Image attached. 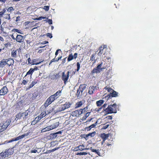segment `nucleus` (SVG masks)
<instances>
[{
	"mask_svg": "<svg viewBox=\"0 0 159 159\" xmlns=\"http://www.w3.org/2000/svg\"><path fill=\"white\" fill-rule=\"evenodd\" d=\"M116 104L114 103L113 105L108 106V107L104 110L107 114L111 113H116Z\"/></svg>",
	"mask_w": 159,
	"mask_h": 159,
	"instance_id": "obj_1",
	"label": "nucleus"
},
{
	"mask_svg": "<svg viewBox=\"0 0 159 159\" xmlns=\"http://www.w3.org/2000/svg\"><path fill=\"white\" fill-rule=\"evenodd\" d=\"M11 122L10 120H7L5 122H3L0 124V132H2L5 130L7 127L9 125Z\"/></svg>",
	"mask_w": 159,
	"mask_h": 159,
	"instance_id": "obj_2",
	"label": "nucleus"
},
{
	"mask_svg": "<svg viewBox=\"0 0 159 159\" xmlns=\"http://www.w3.org/2000/svg\"><path fill=\"white\" fill-rule=\"evenodd\" d=\"M59 125V122H56L54 124L48 126L43 128L41 130V132L43 133L52 129L57 127Z\"/></svg>",
	"mask_w": 159,
	"mask_h": 159,
	"instance_id": "obj_3",
	"label": "nucleus"
},
{
	"mask_svg": "<svg viewBox=\"0 0 159 159\" xmlns=\"http://www.w3.org/2000/svg\"><path fill=\"white\" fill-rule=\"evenodd\" d=\"M13 153L12 150L9 149L8 150H6L2 152L0 154V157L2 158L8 157Z\"/></svg>",
	"mask_w": 159,
	"mask_h": 159,
	"instance_id": "obj_4",
	"label": "nucleus"
},
{
	"mask_svg": "<svg viewBox=\"0 0 159 159\" xmlns=\"http://www.w3.org/2000/svg\"><path fill=\"white\" fill-rule=\"evenodd\" d=\"M70 73V72L68 71L66 74H65V72H63L62 73L61 79L64 81V83L65 84H66V83L67 82Z\"/></svg>",
	"mask_w": 159,
	"mask_h": 159,
	"instance_id": "obj_5",
	"label": "nucleus"
},
{
	"mask_svg": "<svg viewBox=\"0 0 159 159\" xmlns=\"http://www.w3.org/2000/svg\"><path fill=\"white\" fill-rule=\"evenodd\" d=\"M8 91V90L6 86H4L0 90V95H4Z\"/></svg>",
	"mask_w": 159,
	"mask_h": 159,
	"instance_id": "obj_6",
	"label": "nucleus"
},
{
	"mask_svg": "<svg viewBox=\"0 0 159 159\" xmlns=\"http://www.w3.org/2000/svg\"><path fill=\"white\" fill-rule=\"evenodd\" d=\"M98 88L96 86H91L89 88L88 93L90 94L93 93V91L95 90H97Z\"/></svg>",
	"mask_w": 159,
	"mask_h": 159,
	"instance_id": "obj_7",
	"label": "nucleus"
},
{
	"mask_svg": "<svg viewBox=\"0 0 159 159\" xmlns=\"http://www.w3.org/2000/svg\"><path fill=\"white\" fill-rule=\"evenodd\" d=\"M16 41L19 43H21L23 41V36L20 35H17L16 38Z\"/></svg>",
	"mask_w": 159,
	"mask_h": 159,
	"instance_id": "obj_8",
	"label": "nucleus"
},
{
	"mask_svg": "<svg viewBox=\"0 0 159 159\" xmlns=\"http://www.w3.org/2000/svg\"><path fill=\"white\" fill-rule=\"evenodd\" d=\"M86 85L84 84H80L79 89L80 90H81L83 93L86 90Z\"/></svg>",
	"mask_w": 159,
	"mask_h": 159,
	"instance_id": "obj_9",
	"label": "nucleus"
},
{
	"mask_svg": "<svg viewBox=\"0 0 159 159\" xmlns=\"http://www.w3.org/2000/svg\"><path fill=\"white\" fill-rule=\"evenodd\" d=\"M101 137L103 139V142H104L105 140L108 137L109 134H105L104 133H103L101 134Z\"/></svg>",
	"mask_w": 159,
	"mask_h": 159,
	"instance_id": "obj_10",
	"label": "nucleus"
},
{
	"mask_svg": "<svg viewBox=\"0 0 159 159\" xmlns=\"http://www.w3.org/2000/svg\"><path fill=\"white\" fill-rule=\"evenodd\" d=\"M6 60L7 59H3L0 61V67H3L6 64Z\"/></svg>",
	"mask_w": 159,
	"mask_h": 159,
	"instance_id": "obj_11",
	"label": "nucleus"
},
{
	"mask_svg": "<svg viewBox=\"0 0 159 159\" xmlns=\"http://www.w3.org/2000/svg\"><path fill=\"white\" fill-rule=\"evenodd\" d=\"M14 63V60L12 59H9L6 60V63L9 66H10Z\"/></svg>",
	"mask_w": 159,
	"mask_h": 159,
	"instance_id": "obj_12",
	"label": "nucleus"
},
{
	"mask_svg": "<svg viewBox=\"0 0 159 159\" xmlns=\"http://www.w3.org/2000/svg\"><path fill=\"white\" fill-rule=\"evenodd\" d=\"M96 134V132H93L91 133H89L87 134L86 135L85 137V139H87L88 137H89V136H90L91 137H92L94 136Z\"/></svg>",
	"mask_w": 159,
	"mask_h": 159,
	"instance_id": "obj_13",
	"label": "nucleus"
},
{
	"mask_svg": "<svg viewBox=\"0 0 159 159\" xmlns=\"http://www.w3.org/2000/svg\"><path fill=\"white\" fill-rule=\"evenodd\" d=\"M84 103V101H80L79 102H77L76 104V108H78L81 106L83 105V103Z\"/></svg>",
	"mask_w": 159,
	"mask_h": 159,
	"instance_id": "obj_14",
	"label": "nucleus"
},
{
	"mask_svg": "<svg viewBox=\"0 0 159 159\" xmlns=\"http://www.w3.org/2000/svg\"><path fill=\"white\" fill-rule=\"evenodd\" d=\"M104 101L102 100H100L96 102V104L98 107H100L104 103Z\"/></svg>",
	"mask_w": 159,
	"mask_h": 159,
	"instance_id": "obj_15",
	"label": "nucleus"
},
{
	"mask_svg": "<svg viewBox=\"0 0 159 159\" xmlns=\"http://www.w3.org/2000/svg\"><path fill=\"white\" fill-rule=\"evenodd\" d=\"M101 70L99 69H98L97 67L94 68L92 71V73H98L101 72Z\"/></svg>",
	"mask_w": 159,
	"mask_h": 159,
	"instance_id": "obj_16",
	"label": "nucleus"
},
{
	"mask_svg": "<svg viewBox=\"0 0 159 159\" xmlns=\"http://www.w3.org/2000/svg\"><path fill=\"white\" fill-rule=\"evenodd\" d=\"M76 95L77 97H81L82 95V90H80L78 89L77 90Z\"/></svg>",
	"mask_w": 159,
	"mask_h": 159,
	"instance_id": "obj_17",
	"label": "nucleus"
},
{
	"mask_svg": "<svg viewBox=\"0 0 159 159\" xmlns=\"http://www.w3.org/2000/svg\"><path fill=\"white\" fill-rule=\"evenodd\" d=\"M65 109L64 106L63 105H62L58 108L57 111H61L64 110Z\"/></svg>",
	"mask_w": 159,
	"mask_h": 159,
	"instance_id": "obj_18",
	"label": "nucleus"
},
{
	"mask_svg": "<svg viewBox=\"0 0 159 159\" xmlns=\"http://www.w3.org/2000/svg\"><path fill=\"white\" fill-rule=\"evenodd\" d=\"M55 96H54V95H52V96H51L50 97H49L48 99V100L49 101L50 100V101H51V102H53L54 100H55Z\"/></svg>",
	"mask_w": 159,
	"mask_h": 159,
	"instance_id": "obj_19",
	"label": "nucleus"
},
{
	"mask_svg": "<svg viewBox=\"0 0 159 159\" xmlns=\"http://www.w3.org/2000/svg\"><path fill=\"white\" fill-rule=\"evenodd\" d=\"M63 105L64 106V107L66 109L70 107L71 105V104L69 102H66Z\"/></svg>",
	"mask_w": 159,
	"mask_h": 159,
	"instance_id": "obj_20",
	"label": "nucleus"
},
{
	"mask_svg": "<svg viewBox=\"0 0 159 159\" xmlns=\"http://www.w3.org/2000/svg\"><path fill=\"white\" fill-rule=\"evenodd\" d=\"M103 47L102 46H101L99 48V52L98 53V55L99 56H101L103 53V48H102Z\"/></svg>",
	"mask_w": 159,
	"mask_h": 159,
	"instance_id": "obj_21",
	"label": "nucleus"
},
{
	"mask_svg": "<svg viewBox=\"0 0 159 159\" xmlns=\"http://www.w3.org/2000/svg\"><path fill=\"white\" fill-rule=\"evenodd\" d=\"M11 55L12 57H16L17 56L16 51H14V50L12 51L11 52Z\"/></svg>",
	"mask_w": 159,
	"mask_h": 159,
	"instance_id": "obj_22",
	"label": "nucleus"
},
{
	"mask_svg": "<svg viewBox=\"0 0 159 159\" xmlns=\"http://www.w3.org/2000/svg\"><path fill=\"white\" fill-rule=\"evenodd\" d=\"M28 135V134H23L21 136H19L18 137L16 138V140H19V139H22L24 138L25 136H27Z\"/></svg>",
	"mask_w": 159,
	"mask_h": 159,
	"instance_id": "obj_23",
	"label": "nucleus"
},
{
	"mask_svg": "<svg viewBox=\"0 0 159 159\" xmlns=\"http://www.w3.org/2000/svg\"><path fill=\"white\" fill-rule=\"evenodd\" d=\"M73 56V55L72 54H71L68 57V58L67 59V60L68 61H70L74 59Z\"/></svg>",
	"mask_w": 159,
	"mask_h": 159,
	"instance_id": "obj_24",
	"label": "nucleus"
},
{
	"mask_svg": "<svg viewBox=\"0 0 159 159\" xmlns=\"http://www.w3.org/2000/svg\"><path fill=\"white\" fill-rule=\"evenodd\" d=\"M37 60H36V59H34L33 60H32V62L33 63L32 64V65H38V64H39L40 63H41V61H39V62H37ZM43 61H42V62Z\"/></svg>",
	"mask_w": 159,
	"mask_h": 159,
	"instance_id": "obj_25",
	"label": "nucleus"
},
{
	"mask_svg": "<svg viewBox=\"0 0 159 159\" xmlns=\"http://www.w3.org/2000/svg\"><path fill=\"white\" fill-rule=\"evenodd\" d=\"M52 103V102H51V101H50V100L48 101V99L47 100L46 102L45 103V107H48V105Z\"/></svg>",
	"mask_w": 159,
	"mask_h": 159,
	"instance_id": "obj_26",
	"label": "nucleus"
},
{
	"mask_svg": "<svg viewBox=\"0 0 159 159\" xmlns=\"http://www.w3.org/2000/svg\"><path fill=\"white\" fill-rule=\"evenodd\" d=\"M102 63H101V64H100L99 65H98V66L97 67L98 69H99V70L102 71V70L104 69V68H102Z\"/></svg>",
	"mask_w": 159,
	"mask_h": 159,
	"instance_id": "obj_27",
	"label": "nucleus"
},
{
	"mask_svg": "<svg viewBox=\"0 0 159 159\" xmlns=\"http://www.w3.org/2000/svg\"><path fill=\"white\" fill-rule=\"evenodd\" d=\"M97 123H98V121H97L95 124H93L92 125H90L89 127V128H90L89 130H90L92 128L94 127L97 125Z\"/></svg>",
	"mask_w": 159,
	"mask_h": 159,
	"instance_id": "obj_28",
	"label": "nucleus"
},
{
	"mask_svg": "<svg viewBox=\"0 0 159 159\" xmlns=\"http://www.w3.org/2000/svg\"><path fill=\"white\" fill-rule=\"evenodd\" d=\"M34 72L33 70V68H31L26 73V75L31 74Z\"/></svg>",
	"mask_w": 159,
	"mask_h": 159,
	"instance_id": "obj_29",
	"label": "nucleus"
},
{
	"mask_svg": "<svg viewBox=\"0 0 159 159\" xmlns=\"http://www.w3.org/2000/svg\"><path fill=\"white\" fill-rule=\"evenodd\" d=\"M22 116H23L22 113L20 112L18 113L17 115L16 116V118H17V119H19Z\"/></svg>",
	"mask_w": 159,
	"mask_h": 159,
	"instance_id": "obj_30",
	"label": "nucleus"
},
{
	"mask_svg": "<svg viewBox=\"0 0 159 159\" xmlns=\"http://www.w3.org/2000/svg\"><path fill=\"white\" fill-rule=\"evenodd\" d=\"M4 18L6 19H7L8 20H9L10 19V14H5L4 15V16H3Z\"/></svg>",
	"mask_w": 159,
	"mask_h": 159,
	"instance_id": "obj_31",
	"label": "nucleus"
},
{
	"mask_svg": "<svg viewBox=\"0 0 159 159\" xmlns=\"http://www.w3.org/2000/svg\"><path fill=\"white\" fill-rule=\"evenodd\" d=\"M23 114V116H24V118L26 119L27 118V116L28 115V112H27V111H26L25 112H24L22 113Z\"/></svg>",
	"mask_w": 159,
	"mask_h": 159,
	"instance_id": "obj_32",
	"label": "nucleus"
},
{
	"mask_svg": "<svg viewBox=\"0 0 159 159\" xmlns=\"http://www.w3.org/2000/svg\"><path fill=\"white\" fill-rule=\"evenodd\" d=\"M117 95V93L114 90L112 93V96L113 97H116Z\"/></svg>",
	"mask_w": 159,
	"mask_h": 159,
	"instance_id": "obj_33",
	"label": "nucleus"
},
{
	"mask_svg": "<svg viewBox=\"0 0 159 159\" xmlns=\"http://www.w3.org/2000/svg\"><path fill=\"white\" fill-rule=\"evenodd\" d=\"M54 76H55V77H52V79H58L60 77L59 74H57L56 75L55 74V75H54Z\"/></svg>",
	"mask_w": 159,
	"mask_h": 159,
	"instance_id": "obj_34",
	"label": "nucleus"
},
{
	"mask_svg": "<svg viewBox=\"0 0 159 159\" xmlns=\"http://www.w3.org/2000/svg\"><path fill=\"white\" fill-rule=\"evenodd\" d=\"M43 9L46 11H48L49 9V6H45L43 7Z\"/></svg>",
	"mask_w": 159,
	"mask_h": 159,
	"instance_id": "obj_35",
	"label": "nucleus"
},
{
	"mask_svg": "<svg viewBox=\"0 0 159 159\" xmlns=\"http://www.w3.org/2000/svg\"><path fill=\"white\" fill-rule=\"evenodd\" d=\"M77 71H78L80 69V64L78 62L77 63Z\"/></svg>",
	"mask_w": 159,
	"mask_h": 159,
	"instance_id": "obj_36",
	"label": "nucleus"
},
{
	"mask_svg": "<svg viewBox=\"0 0 159 159\" xmlns=\"http://www.w3.org/2000/svg\"><path fill=\"white\" fill-rule=\"evenodd\" d=\"M95 54H93L91 57V60L93 61L95 59Z\"/></svg>",
	"mask_w": 159,
	"mask_h": 159,
	"instance_id": "obj_37",
	"label": "nucleus"
},
{
	"mask_svg": "<svg viewBox=\"0 0 159 159\" xmlns=\"http://www.w3.org/2000/svg\"><path fill=\"white\" fill-rule=\"evenodd\" d=\"M88 154V153L86 152H80V153H78L77 154L78 155H86Z\"/></svg>",
	"mask_w": 159,
	"mask_h": 159,
	"instance_id": "obj_38",
	"label": "nucleus"
},
{
	"mask_svg": "<svg viewBox=\"0 0 159 159\" xmlns=\"http://www.w3.org/2000/svg\"><path fill=\"white\" fill-rule=\"evenodd\" d=\"M61 93V91H57L56 93L53 95H54V96H55V97H56V96H58V95H60V94Z\"/></svg>",
	"mask_w": 159,
	"mask_h": 159,
	"instance_id": "obj_39",
	"label": "nucleus"
},
{
	"mask_svg": "<svg viewBox=\"0 0 159 159\" xmlns=\"http://www.w3.org/2000/svg\"><path fill=\"white\" fill-rule=\"evenodd\" d=\"M32 100L34 99L36 97H37V95L35 93H34L32 94Z\"/></svg>",
	"mask_w": 159,
	"mask_h": 159,
	"instance_id": "obj_40",
	"label": "nucleus"
},
{
	"mask_svg": "<svg viewBox=\"0 0 159 159\" xmlns=\"http://www.w3.org/2000/svg\"><path fill=\"white\" fill-rule=\"evenodd\" d=\"M12 31H15V32H17L18 33H20V34H22L21 32H20L19 31V30H18L17 29H13L12 30Z\"/></svg>",
	"mask_w": 159,
	"mask_h": 159,
	"instance_id": "obj_41",
	"label": "nucleus"
},
{
	"mask_svg": "<svg viewBox=\"0 0 159 159\" xmlns=\"http://www.w3.org/2000/svg\"><path fill=\"white\" fill-rule=\"evenodd\" d=\"M35 83L34 82H32L31 84H30L29 88H30L32 87L35 84Z\"/></svg>",
	"mask_w": 159,
	"mask_h": 159,
	"instance_id": "obj_42",
	"label": "nucleus"
},
{
	"mask_svg": "<svg viewBox=\"0 0 159 159\" xmlns=\"http://www.w3.org/2000/svg\"><path fill=\"white\" fill-rule=\"evenodd\" d=\"M5 11V10H3L2 11L0 12V17H1L2 16V15L4 14Z\"/></svg>",
	"mask_w": 159,
	"mask_h": 159,
	"instance_id": "obj_43",
	"label": "nucleus"
},
{
	"mask_svg": "<svg viewBox=\"0 0 159 159\" xmlns=\"http://www.w3.org/2000/svg\"><path fill=\"white\" fill-rule=\"evenodd\" d=\"M75 112L77 114H78L79 115H80L81 114L83 113V111H81L80 113V112L78 110H76L75 111Z\"/></svg>",
	"mask_w": 159,
	"mask_h": 159,
	"instance_id": "obj_44",
	"label": "nucleus"
},
{
	"mask_svg": "<svg viewBox=\"0 0 159 159\" xmlns=\"http://www.w3.org/2000/svg\"><path fill=\"white\" fill-rule=\"evenodd\" d=\"M52 110L53 108H51L49 111H47V114H49L50 113H51L52 112Z\"/></svg>",
	"mask_w": 159,
	"mask_h": 159,
	"instance_id": "obj_45",
	"label": "nucleus"
},
{
	"mask_svg": "<svg viewBox=\"0 0 159 159\" xmlns=\"http://www.w3.org/2000/svg\"><path fill=\"white\" fill-rule=\"evenodd\" d=\"M47 37H49L50 38H51L52 37V34L49 33H48L46 34V35Z\"/></svg>",
	"mask_w": 159,
	"mask_h": 159,
	"instance_id": "obj_46",
	"label": "nucleus"
},
{
	"mask_svg": "<svg viewBox=\"0 0 159 159\" xmlns=\"http://www.w3.org/2000/svg\"><path fill=\"white\" fill-rule=\"evenodd\" d=\"M82 146H83L84 147V146L83 145L82 146V145H80L79 146L78 148H79L80 150H84V149H83V148H82Z\"/></svg>",
	"mask_w": 159,
	"mask_h": 159,
	"instance_id": "obj_47",
	"label": "nucleus"
},
{
	"mask_svg": "<svg viewBox=\"0 0 159 159\" xmlns=\"http://www.w3.org/2000/svg\"><path fill=\"white\" fill-rule=\"evenodd\" d=\"M15 141H17V140H16V138L15 139H11L9 141L8 143H11V142H12Z\"/></svg>",
	"mask_w": 159,
	"mask_h": 159,
	"instance_id": "obj_48",
	"label": "nucleus"
},
{
	"mask_svg": "<svg viewBox=\"0 0 159 159\" xmlns=\"http://www.w3.org/2000/svg\"><path fill=\"white\" fill-rule=\"evenodd\" d=\"M107 89L108 91L110 93H111V92L112 93V92L113 91V90L111 89V88H107Z\"/></svg>",
	"mask_w": 159,
	"mask_h": 159,
	"instance_id": "obj_49",
	"label": "nucleus"
},
{
	"mask_svg": "<svg viewBox=\"0 0 159 159\" xmlns=\"http://www.w3.org/2000/svg\"><path fill=\"white\" fill-rule=\"evenodd\" d=\"M47 22L50 25L52 24V20L51 19H48Z\"/></svg>",
	"mask_w": 159,
	"mask_h": 159,
	"instance_id": "obj_50",
	"label": "nucleus"
},
{
	"mask_svg": "<svg viewBox=\"0 0 159 159\" xmlns=\"http://www.w3.org/2000/svg\"><path fill=\"white\" fill-rule=\"evenodd\" d=\"M73 57H74V59H76L77 57L78 54H77V53H75L74 54V55H73Z\"/></svg>",
	"mask_w": 159,
	"mask_h": 159,
	"instance_id": "obj_51",
	"label": "nucleus"
},
{
	"mask_svg": "<svg viewBox=\"0 0 159 159\" xmlns=\"http://www.w3.org/2000/svg\"><path fill=\"white\" fill-rule=\"evenodd\" d=\"M27 82V80H23L22 81V83L23 84L25 85L26 84V83Z\"/></svg>",
	"mask_w": 159,
	"mask_h": 159,
	"instance_id": "obj_52",
	"label": "nucleus"
},
{
	"mask_svg": "<svg viewBox=\"0 0 159 159\" xmlns=\"http://www.w3.org/2000/svg\"><path fill=\"white\" fill-rule=\"evenodd\" d=\"M107 104H106L105 103V104H104L103 105V106H102V108L103 109V110H104V109H105V107H106L107 106Z\"/></svg>",
	"mask_w": 159,
	"mask_h": 159,
	"instance_id": "obj_53",
	"label": "nucleus"
},
{
	"mask_svg": "<svg viewBox=\"0 0 159 159\" xmlns=\"http://www.w3.org/2000/svg\"><path fill=\"white\" fill-rule=\"evenodd\" d=\"M43 16H40L38 18H36V19L37 20H41L42 19H43Z\"/></svg>",
	"mask_w": 159,
	"mask_h": 159,
	"instance_id": "obj_54",
	"label": "nucleus"
},
{
	"mask_svg": "<svg viewBox=\"0 0 159 159\" xmlns=\"http://www.w3.org/2000/svg\"><path fill=\"white\" fill-rule=\"evenodd\" d=\"M37 152V150L36 149H32L31 150V152L36 153Z\"/></svg>",
	"mask_w": 159,
	"mask_h": 159,
	"instance_id": "obj_55",
	"label": "nucleus"
},
{
	"mask_svg": "<svg viewBox=\"0 0 159 159\" xmlns=\"http://www.w3.org/2000/svg\"><path fill=\"white\" fill-rule=\"evenodd\" d=\"M52 62H57L58 61V60H56L55 58L52 59V60H51Z\"/></svg>",
	"mask_w": 159,
	"mask_h": 159,
	"instance_id": "obj_56",
	"label": "nucleus"
},
{
	"mask_svg": "<svg viewBox=\"0 0 159 159\" xmlns=\"http://www.w3.org/2000/svg\"><path fill=\"white\" fill-rule=\"evenodd\" d=\"M48 42L47 41H43L42 43V44H45L47 43H48Z\"/></svg>",
	"mask_w": 159,
	"mask_h": 159,
	"instance_id": "obj_57",
	"label": "nucleus"
},
{
	"mask_svg": "<svg viewBox=\"0 0 159 159\" xmlns=\"http://www.w3.org/2000/svg\"><path fill=\"white\" fill-rule=\"evenodd\" d=\"M20 16H18L16 17V21H18L20 20Z\"/></svg>",
	"mask_w": 159,
	"mask_h": 159,
	"instance_id": "obj_58",
	"label": "nucleus"
},
{
	"mask_svg": "<svg viewBox=\"0 0 159 159\" xmlns=\"http://www.w3.org/2000/svg\"><path fill=\"white\" fill-rule=\"evenodd\" d=\"M109 126V125L108 124V125H106L104 126V129H107L108 126Z\"/></svg>",
	"mask_w": 159,
	"mask_h": 159,
	"instance_id": "obj_59",
	"label": "nucleus"
},
{
	"mask_svg": "<svg viewBox=\"0 0 159 159\" xmlns=\"http://www.w3.org/2000/svg\"><path fill=\"white\" fill-rule=\"evenodd\" d=\"M107 118L109 120H111L112 119V117L111 116H109L107 117Z\"/></svg>",
	"mask_w": 159,
	"mask_h": 159,
	"instance_id": "obj_60",
	"label": "nucleus"
},
{
	"mask_svg": "<svg viewBox=\"0 0 159 159\" xmlns=\"http://www.w3.org/2000/svg\"><path fill=\"white\" fill-rule=\"evenodd\" d=\"M60 50H61L60 49L57 50L55 52V55L57 56L58 54V51H60Z\"/></svg>",
	"mask_w": 159,
	"mask_h": 159,
	"instance_id": "obj_61",
	"label": "nucleus"
},
{
	"mask_svg": "<svg viewBox=\"0 0 159 159\" xmlns=\"http://www.w3.org/2000/svg\"><path fill=\"white\" fill-rule=\"evenodd\" d=\"M28 60L29 64H31L30 62L31 61V60L30 57L28 58Z\"/></svg>",
	"mask_w": 159,
	"mask_h": 159,
	"instance_id": "obj_62",
	"label": "nucleus"
},
{
	"mask_svg": "<svg viewBox=\"0 0 159 159\" xmlns=\"http://www.w3.org/2000/svg\"><path fill=\"white\" fill-rule=\"evenodd\" d=\"M66 57L64 58L63 59L62 61V63H65L66 59Z\"/></svg>",
	"mask_w": 159,
	"mask_h": 159,
	"instance_id": "obj_63",
	"label": "nucleus"
},
{
	"mask_svg": "<svg viewBox=\"0 0 159 159\" xmlns=\"http://www.w3.org/2000/svg\"><path fill=\"white\" fill-rule=\"evenodd\" d=\"M13 7H10L9 8V9H8V10H9L10 11H11L12 10H13Z\"/></svg>",
	"mask_w": 159,
	"mask_h": 159,
	"instance_id": "obj_64",
	"label": "nucleus"
}]
</instances>
